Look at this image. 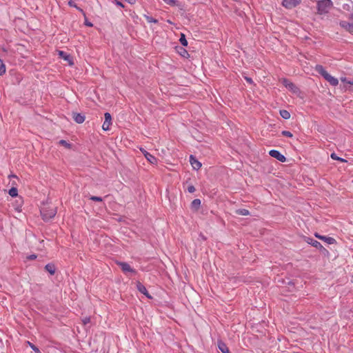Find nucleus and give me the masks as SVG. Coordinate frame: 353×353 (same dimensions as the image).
<instances>
[{
  "label": "nucleus",
  "mask_w": 353,
  "mask_h": 353,
  "mask_svg": "<svg viewBox=\"0 0 353 353\" xmlns=\"http://www.w3.org/2000/svg\"><path fill=\"white\" fill-rule=\"evenodd\" d=\"M41 214L44 221H48L53 218L57 214L56 208H43L41 210Z\"/></svg>",
  "instance_id": "1"
},
{
  "label": "nucleus",
  "mask_w": 353,
  "mask_h": 353,
  "mask_svg": "<svg viewBox=\"0 0 353 353\" xmlns=\"http://www.w3.org/2000/svg\"><path fill=\"white\" fill-rule=\"evenodd\" d=\"M332 6L331 0H321L317 3V8L319 13H326Z\"/></svg>",
  "instance_id": "2"
},
{
  "label": "nucleus",
  "mask_w": 353,
  "mask_h": 353,
  "mask_svg": "<svg viewBox=\"0 0 353 353\" xmlns=\"http://www.w3.org/2000/svg\"><path fill=\"white\" fill-rule=\"evenodd\" d=\"M269 154L273 157V158H275L277 160H279V161L281 162H285L286 161V158L284 155H283L278 150H271L270 152H269Z\"/></svg>",
  "instance_id": "3"
},
{
  "label": "nucleus",
  "mask_w": 353,
  "mask_h": 353,
  "mask_svg": "<svg viewBox=\"0 0 353 353\" xmlns=\"http://www.w3.org/2000/svg\"><path fill=\"white\" fill-rule=\"evenodd\" d=\"M301 0H283V6L287 9H292L296 7L299 3Z\"/></svg>",
  "instance_id": "4"
},
{
  "label": "nucleus",
  "mask_w": 353,
  "mask_h": 353,
  "mask_svg": "<svg viewBox=\"0 0 353 353\" xmlns=\"http://www.w3.org/2000/svg\"><path fill=\"white\" fill-rule=\"evenodd\" d=\"M105 121L103 123L102 128L103 130L107 131L110 129V126L111 125L112 117L110 113L106 112L104 114Z\"/></svg>",
  "instance_id": "5"
},
{
  "label": "nucleus",
  "mask_w": 353,
  "mask_h": 353,
  "mask_svg": "<svg viewBox=\"0 0 353 353\" xmlns=\"http://www.w3.org/2000/svg\"><path fill=\"white\" fill-rule=\"evenodd\" d=\"M315 236L319 239L323 240L326 242L327 244L332 245L334 244L336 241L334 238L330 236H325L319 234L318 233L315 234Z\"/></svg>",
  "instance_id": "6"
},
{
  "label": "nucleus",
  "mask_w": 353,
  "mask_h": 353,
  "mask_svg": "<svg viewBox=\"0 0 353 353\" xmlns=\"http://www.w3.org/2000/svg\"><path fill=\"white\" fill-rule=\"evenodd\" d=\"M119 266L121 267L123 272L125 273H127V272L135 273L136 272V271L133 268H132L130 267V265L127 263H124V262L119 263Z\"/></svg>",
  "instance_id": "7"
},
{
  "label": "nucleus",
  "mask_w": 353,
  "mask_h": 353,
  "mask_svg": "<svg viewBox=\"0 0 353 353\" xmlns=\"http://www.w3.org/2000/svg\"><path fill=\"white\" fill-rule=\"evenodd\" d=\"M283 84L290 90L292 91L293 92H296L298 91V88L292 82L289 81L287 79L283 80Z\"/></svg>",
  "instance_id": "8"
},
{
  "label": "nucleus",
  "mask_w": 353,
  "mask_h": 353,
  "mask_svg": "<svg viewBox=\"0 0 353 353\" xmlns=\"http://www.w3.org/2000/svg\"><path fill=\"white\" fill-rule=\"evenodd\" d=\"M137 290L141 293H142L144 295H145L148 299H151L152 298V296L148 292V290H147L146 288L142 283H141L140 282H137Z\"/></svg>",
  "instance_id": "9"
},
{
  "label": "nucleus",
  "mask_w": 353,
  "mask_h": 353,
  "mask_svg": "<svg viewBox=\"0 0 353 353\" xmlns=\"http://www.w3.org/2000/svg\"><path fill=\"white\" fill-rule=\"evenodd\" d=\"M190 162L194 170H199L201 167V163L192 155L190 157Z\"/></svg>",
  "instance_id": "10"
},
{
  "label": "nucleus",
  "mask_w": 353,
  "mask_h": 353,
  "mask_svg": "<svg viewBox=\"0 0 353 353\" xmlns=\"http://www.w3.org/2000/svg\"><path fill=\"white\" fill-rule=\"evenodd\" d=\"M324 79L330 83V85L336 86L339 83V81L336 78L332 77L330 74H327Z\"/></svg>",
  "instance_id": "11"
},
{
  "label": "nucleus",
  "mask_w": 353,
  "mask_h": 353,
  "mask_svg": "<svg viewBox=\"0 0 353 353\" xmlns=\"http://www.w3.org/2000/svg\"><path fill=\"white\" fill-rule=\"evenodd\" d=\"M59 55L65 61H68L70 65H73L72 57L66 52L63 51H59Z\"/></svg>",
  "instance_id": "12"
},
{
  "label": "nucleus",
  "mask_w": 353,
  "mask_h": 353,
  "mask_svg": "<svg viewBox=\"0 0 353 353\" xmlns=\"http://www.w3.org/2000/svg\"><path fill=\"white\" fill-rule=\"evenodd\" d=\"M145 153H146V154H145V159L151 164L156 165L157 163V159L155 157H154L153 155H152L151 154H150L149 152H145Z\"/></svg>",
  "instance_id": "13"
},
{
  "label": "nucleus",
  "mask_w": 353,
  "mask_h": 353,
  "mask_svg": "<svg viewBox=\"0 0 353 353\" xmlns=\"http://www.w3.org/2000/svg\"><path fill=\"white\" fill-rule=\"evenodd\" d=\"M307 242L316 248L321 249L323 248L322 245L316 240L308 238Z\"/></svg>",
  "instance_id": "14"
},
{
  "label": "nucleus",
  "mask_w": 353,
  "mask_h": 353,
  "mask_svg": "<svg viewBox=\"0 0 353 353\" xmlns=\"http://www.w3.org/2000/svg\"><path fill=\"white\" fill-rule=\"evenodd\" d=\"M316 71L319 73L322 77H323V78L327 74H329L325 70V68L321 65H317L316 66Z\"/></svg>",
  "instance_id": "15"
},
{
  "label": "nucleus",
  "mask_w": 353,
  "mask_h": 353,
  "mask_svg": "<svg viewBox=\"0 0 353 353\" xmlns=\"http://www.w3.org/2000/svg\"><path fill=\"white\" fill-rule=\"evenodd\" d=\"M73 118L77 123H82L85 121V117L79 113L74 114Z\"/></svg>",
  "instance_id": "16"
},
{
  "label": "nucleus",
  "mask_w": 353,
  "mask_h": 353,
  "mask_svg": "<svg viewBox=\"0 0 353 353\" xmlns=\"http://www.w3.org/2000/svg\"><path fill=\"white\" fill-rule=\"evenodd\" d=\"M218 347H219V349L223 353H228V352H230L227 345L223 342H222V341H219L218 343Z\"/></svg>",
  "instance_id": "17"
},
{
  "label": "nucleus",
  "mask_w": 353,
  "mask_h": 353,
  "mask_svg": "<svg viewBox=\"0 0 353 353\" xmlns=\"http://www.w3.org/2000/svg\"><path fill=\"white\" fill-rule=\"evenodd\" d=\"M45 268L52 275L55 272V267L52 264H47Z\"/></svg>",
  "instance_id": "18"
},
{
  "label": "nucleus",
  "mask_w": 353,
  "mask_h": 353,
  "mask_svg": "<svg viewBox=\"0 0 353 353\" xmlns=\"http://www.w3.org/2000/svg\"><path fill=\"white\" fill-rule=\"evenodd\" d=\"M280 115L282 118L284 119H288L290 117V114L288 110H280Z\"/></svg>",
  "instance_id": "19"
},
{
  "label": "nucleus",
  "mask_w": 353,
  "mask_h": 353,
  "mask_svg": "<svg viewBox=\"0 0 353 353\" xmlns=\"http://www.w3.org/2000/svg\"><path fill=\"white\" fill-rule=\"evenodd\" d=\"M166 4L171 6H179V4L176 0H163Z\"/></svg>",
  "instance_id": "20"
},
{
  "label": "nucleus",
  "mask_w": 353,
  "mask_h": 353,
  "mask_svg": "<svg viewBox=\"0 0 353 353\" xmlns=\"http://www.w3.org/2000/svg\"><path fill=\"white\" fill-rule=\"evenodd\" d=\"M236 213L242 216H247L250 214L249 211L246 209H239L236 210Z\"/></svg>",
  "instance_id": "21"
},
{
  "label": "nucleus",
  "mask_w": 353,
  "mask_h": 353,
  "mask_svg": "<svg viewBox=\"0 0 353 353\" xmlns=\"http://www.w3.org/2000/svg\"><path fill=\"white\" fill-rule=\"evenodd\" d=\"M8 193L12 197H15L18 194V190L16 188L12 187L10 189Z\"/></svg>",
  "instance_id": "22"
},
{
  "label": "nucleus",
  "mask_w": 353,
  "mask_h": 353,
  "mask_svg": "<svg viewBox=\"0 0 353 353\" xmlns=\"http://www.w3.org/2000/svg\"><path fill=\"white\" fill-rule=\"evenodd\" d=\"M200 205H201V200L199 199H196L193 200L192 202V207L196 209L199 208Z\"/></svg>",
  "instance_id": "23"
},
{
  "label": "nucleus",
  "mask_w": 353,
  "mask_h": 353,
  "mask_svg": "<svg viewBox=\"0 0 353 353\" xmlns=\"http://www.w3.org/2000/svg\"><path fill=\"white\" fill-rule=\"evenodd\" d=\"M330 157L332 159L339 161L341 162H346L347 161L345 159L339 157L335 153H332Z\"/></svg>",
  "instance_id": "24"
},
{
  "label": "nucleus",
  "mask_w": 353,
  "mask_h": 353,
  "mask_svg": "<svg viewBox=\"0 0 353 353\" xmlns=\"http://www.w3.org/2000/svg\"><path fill=\"white\" fill-rule=\"evenodd\" d=\"M6 72V67L3 63V61L0 59V75L3 74Z\"/></svg>",
  "instance_id": "25"
},
{
  "label": "nucleus",
  "mask_w": 353,
  "mask_h": 353,
  "mask_svg": "<svg viewBox=\"0 0 353 353\" xmlns=\"http://www.w3.org/2000/svg\"><path fill=\"white\" fill-rule=\"evenodd\" d=\"M28 345L34 350L35 353H41V351L39 350L38 347H37L34 345H33L32 343L28 341L27 342Z\"/></svg>",
  "instance_id": "26"
},
{
  "label": "nucleus",
  "mask_w": 353,
  "mask_h": 353,
  "mask_svg": "<svg viewBox=\"0 0 353 353\" xmlns=\"http://www.w3.org/2000/svg\"><path fill=\"white\" fill-rule=\"evenodd\" d=\"M341 81L342 82H343V83H347V84L353 85V78L351 79H347L345 77H342V78H341Z\"/></svg>",
  "instance_id": "27"
},
{
  "label": "nucleus",
  "mask_w": 353,
  "mask_h": 353,
  "mask_svg": "<svg viewBox=\"0 0 353 353\" xmlns=\"http://www.w3.org/2000/svg\"><path fill=\"white\" fill-rule=\"evenodd\" d=\"M180 41V43H181V45H183V46H186L188 45V41L185 37V35L184 34H181V37L179 39Z\"/></svg>",
  "instance_id": "28"
},
{
  "label": "nucleus",
  "mask_w": 353,
  "mask_h": 353,
  "mask_svg": "<svg viewBox=\"0 0 353 353\" xmlns=\"http://www.w3.org/2000/svg\"><path fill=\"white\" fill-rule=\"evenodd\" d=\"M145 19H146V20H147V21H148V23H157L158 22V21H157V19H154V18H152V17H149V16H146V15H145Z\"/></svg>",
  "instance_id": "29"
},
{
  "label": "nucleus",
  "mask_w": 353,
  "mask_h": 353,
  "mask_svg": "<svg viewBox=\"0 0 353 353\" xmlns=\"http://www.w3.org/2000/svg\"><path fill=\"white\" fill-rule=\"evenodd\" d=\"M59 144L66 147V148H69L70 146V143H68L65 140H61L59 141Z\"/></svg>",
  "instance_id": "30"
},
{
  "label": "nucleus",
  "mask_w": 353,
  "mask_h": 353,
  "mask_svg": "<svg viewBox=\"0 0 353 353\" xmlns=\"http://www.w3.org/2000/svg\"><path fill=\"white\" fill-rule=\"evenodd\" d=\"M282 134L283 136L288 137H292V134L290 131L284 130V131L282 132Z\"/></svg>",
  "instance_id": "31"
},
{
  "label": "nucleus",
  "mask_w": 353,
  "mask_h": 353,
  "mask_svg": "<svg viewBox=\"0 0 353 353\" xmlns=\"http://www.w3.org/2000/svg\"><path fill=\"white\" fill-rule=\"evenodd\" d=\"M90 199L94 201H102V198L99 196H92L90 197Z\"/></svg>",
  "instance_id": "32"
},
{
  "label": "nucleus",
  "mask_w": 353,
  "mask_h": 353,
  "mask_svg": "<svg viewBox=\"0 0 353 353\" xmlns=\"http://www.w3.org/2000/svg\"><path fill=\"white\" fill-rule=\"evenodd\" d=\"M188 191L190 192V193H193L195 192V188L194 187V185H189L188 187Z\"/></svg>",
  "instance_id": "33"
},
{
  "label": "nucleus",
  "mask_w": 353,
  "mask_h": 353,
  "mask_svg": "<svg viewBox=\"0 0 353 353\" xmlns=\"http://www.w3.org/2000/svg\"><path fill=\"white\" fill-rule=\"evenodd\" d=\"M113 3H114L117 6H119L121 8L124 7L123 4L118 0H114Z\"/></svg>",
  "instance_id": "34"
},
{
  "label": "nucleus",
  "mask_w": 353,
  "mask_h": 353,
  "mask_svg": "<svg viewBox=\"0 0 353 353\" xmlns=\"http://www.w3.org/2000/svg\"><path fill=\"white\" fill-rule=\"evenodd\" d=\"M36 258H37V255H35V254H31V255H29L28 256H27V259L29 260H33V259H35Z\"/></svg>",
  "instance_id": "35"
},
{
  "label": "nucleus",
  "mask_w": 353,
  "mask_h": 353,
  "mask_svg": "<svg viewBox=\"0 0 353 353\" xmlns=\"http://www.w3.org/2000/svg\"><path fill=\"white\" fill-rule=\"evenodd\" d=\"M348 30L353 32V24L348 23Z\"/></svg>",
  "instance_id": "36"
},
{
  "label": "nucleus",
  "mask_w": 353,
  "mask_h": 353,
  "mask_svg": "<svg viewBox=\"0 0 353 353\" xmlns=\"http://www.w3.org/2000/svg\"><path fill=\"white\" fill-rule=\"evenodd\" d=\"M83 322L84 324H87L88 323L90 322V319L89 318H85L83 320Z\"/></svg>",
  "instance_id": "37"
},
{
  "label": "nucleus",
  "mask_w": 353,
  "mask_h": 353,
  "mask_svg": "<svg viewBox=\"0 0 353 353\" xmlns=\"http://www.w3.org/2000/svg\"><path fill=\"white\" fill-rule=\"evenodd\" d=\"M85 24L87 26H89V27H92V23L89 22V21H85Z\"/></svg>",
  "instance_id": "38"
},
{
  "label": "nucleus",
  "mask_w": 353,
  "mask_h": 353,
  "mask_svg": "<svg viewBox=\"0 0 353 353\" xmlns=\"http://www.w3.org/2000/svg\"><path fill=\"white\" fill-rule=\"evenodd\" d=\"M245 80L247 81V82L250 83H252V80L251 78L250 77H245Z\"/></svg>",
  "instance_id": "39"
},
{
  "label": "nucleus",
  "mask_w": 353,
  "mask_h": 353,
  "mask_svg": "<svg viewBox=\"0 0 353 353\" xmlns=\"http://www.w3.org/2000/svg\"><path fill=\"white\" fill-rule=\"evenodd\" d=\"M125 1L130 4H134L136 2V0H125Z\"/></svg>",
  "instance_id": "40"
},
{
  "label": "nucleus",
  "mask_w": 353,
  "mask_h": 353,
  "mask_svg": "<svg viewBox=\"0 0 353 353\" xmlns=\"http://www.w3.org/2000/svg\"><path fill=\"white\" fill-rule=\"evenodd\" d=\"M141 152L143 153V154L145 156V154H146L145 152H148L145 150L143 149V148H141L140 149Z\"/></svg>",
  "instance_id": "41"
},
{
  "label": "nucleus",
  "mask_w": 353,
  "mask_h": 353,
  "mask_svg": "<svg viewBox=\"0 0 353 353\" xmlns=\"http://www.w3.org/2000/svg\"><path fill=\"white\" fill-rule=\"evenodd\" d=\"M10 177H14V178H15V177H16V176H15V175H10Z\"/></svg>",
  "instance_id": "42"
},
{
  "label": "nucleus",
  "mask_w": 353,
  "mask_h": 353,
  "mask_svg": "<svg viewBox=\"0 0 353 353\" xmlns=\"http://www.w3.org/2000/svg\"><path fill=\"white\" fill-rule=\"evenodd\" d=\"M351 19H353V12L351 14Z\"/></svg>",
  "instance_id": "43"
},
{
  "label": "nucleus",
  "mask_w": 353,
  "mask_h": 353,
  "mask_svg": "<svg viewBox=\"0 0 353 353\" xmlns=\"http://www.w3.org/2000/svg\"><path fill=\"white\" fill-rule=\"evenodd\" d=\"M228 353H230V352H228Z\"/></svg>",
  "instance_id": "44"
}]
</instances>
